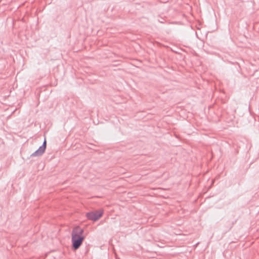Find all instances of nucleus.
Wrapping results in <instances>:
<instances>
[{
    "label": "nucleus",
    "instance_id": "obj_1",
    "mask_svg": "<svg viewBox=\"0 0 259 259\" xmlns=\"http://www.w3.org/2000/svg\"><path fill=\"white\" fill-rule=\"evenodd\" d=\"M84 230L79 226L73 228L71 233L72 248L76 250L78 249L82 244L85 238L83 236Z\"/></svg>",
    "mask_w": 259,
    "mask_h": 259
},
{
    "label": "nucleus",
    "instance_id": "obj_2",
    "mask_svg": "<svg viewBox=\"0 0 259 259\" xmlns=\"http://www.w3.org/2000/svg\"><path fill=\"white\" fill-rule=\"evenodd\" d=\"M103 214V210L102 209L91 211L86 213L85 216L88 220L96 222L100 219Z\"/></svg>",
    "mask_w": 259,
    "mask_h": 259
},
{
    "label": "nucleus",
    "instance_id": "obj_3",
    "mask_svg": "<svg viewBox=\"0 0 259 259\" xmlns=\"http://www.w3.org/2000/svg\"><path fill=\"white\" fill-rule=\"evenodd\" d=\"M47 147V141L45 139L42 145L39 147V148L36 150L34 152L32 153L30 155L31 157H34V156H40L42 155L45 152V150L46 149Z\"/></svg>",
    "mask_w": 259,
    "mask_h": 259
}]
</instances>
